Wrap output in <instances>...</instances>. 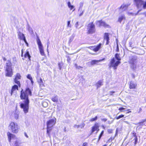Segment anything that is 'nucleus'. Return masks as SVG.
<instances>
[{
  "label": "nucleus",
  "mask_w": 146,
  "mask_h": 146,
  "mask_svg": "<svg viewBox=\"0 0 146 146\" xmlns=\"http://www.w3.org/2000/svg\"><path fill=\"white\" fill-rule=\"evenodd\" d=\"M124 122L126 123H127V124H129V122L127 121H124Z\"/></svg>",
  "instance_id": "obj_56"
},
{
  "label": "nucleus",
  "mask_w": 146,
  "mask_h": 146,
  "mask_svg": "<svg viewBox=\"0 0 146 146\" xmlns=\"http://www.w3.org/2000/svg\"><path fill=\"white\" fill-rule=\"evenodd\" d=\"M127 5L123 4L121 6L120 9H122L123 11H125L127 9Z\"/></svg>",
  "instance_id": "obj_24"
},
{
  "label": "nucleus",
  "mask_w": 146,
  "mask_h": 146,
  "mask_svg": "<svg viewBox=\"0 0 146 146\" xmlns=\"http://www.w3.org/2000/svg\"><path fill=\"white\" fill-rule=\"evenodd\" d=\"M51 100L54 102H57L58 101V97L56 95L54 97L52 98Z\"/></svg>",
  "instance_id": "obj_20"
},
{
  "label": "nucleus",
  "mask_w": 146,
  "mask_h": 146,
  "mask_svg": "<svg viewBox=\"0 0 146 146\" xmlns=\"http://www.w3.org/2000/svg\"><path fill=\"white\" fill-rule=\"evenodd\" d=\"M124 115H119V116H118V117L116 116L115 117V118H116L117 119H120L121 118L124 117Z\"/></svg>",
  "instance_id": "obj_32"
},
{
  "label": "nucleus",
  "mask_w": 146,
  "mask_h": 146,
  "mask_svg": "<svg viewBox=\"0 0 146 146\" xmlns=\"http://www.w3.org/2000/svg\"><path fill=\"white\" fill-rule=\"evenodd\" d=\"M125 15H122L119 17L118 19V21L121 23L123 20H125Z\"/></svg>",
  "instance_id": "obj_19"
},
{
  "label": "nucleus",
  "mask_w": 146,
  "mask_h": 146,
  "mask_svg": "<svg viewBox=\"0 0 146 146\" xmlns=\"http://www.w3.org/2000/svg\"><path fill=\"white\" fill-rule=\"evenodd\" d=\"M101 120L102 121H104V122H106V121H107V119H106V118H103V119H102Z\"/></svg>",
  "instance_id": "obj_50"
},
{
  "label": "nucleus",
  "mask_w": 146,
  "mask_h": 146,
  "mask_svg": "<svg viewBox=\"0 0 146 146\" xmlns=\"http://www.w3.org/2000/svg\"><path fill=\"white\" fill-rule=\"evenodd\" d=\"M102 80L99 81L97 83L96 85L97 87V88H99L102 85Z\"/></svg>",
  "instance_id": "obj_26"
},
{
  "label": "nucleus",
  "mask_w": 146,
  "mask_h": 146,
  "mask_svg": "<svg viewBox=\"0 0 146 146\" xmlns=\"http://www.w3.org/2000/svg\"><path fill=\"white\" fill-rule=\"evenodd\" d=\"M145 16L146 17V12L145 13Z\"/></svg>",
  "instance_id": "obj_64"
},
{
  "label": "nucleus",
  "mask_w": 146,
  "mask_h": 146,
  "mask_svg": "<svg viewBox=\"0 0 146 146\" xmlns=\"http://www.w3.org/2000/svg\"><path fill=\"white\" fill-rule=\"evenodd\" d=\"M104 131L103 130L102 131L100 136H99L98 141H99L100 140V139L101 138L102 135L104 134Z\"/></svg>",
  "instance_id": "obj_35"
},
{
  "label": "nucleus",
  "mask_w": 146,
  "mask_h": 146,
  "mask_svg": "<svg viewBox=\"0 0 146 146\" xmlns=\"http://www.w3.org/2000/svg\"><path fill=\"white\" fill-rule=\"evenodd\" d=\"M101 46V44L100 43L97 46H90L88 47L91 50H92L95 52L98 51L100 48Z\"/></svg>",
  "instance_id": "obj_12"
},
{
  "label": "nucleus",
  "mask_w": 146,
  "mask_h": 146,
  "mask_svg": "<svg viewBox=\"0 0 146 146\" xmlns=\"http://www.w3.org/2000/svg\"><path fill=\"white\" fill-rule=\"evenodd\" d=\"M104 60V58L99 60H92L91 62V64L92 65H93L94 64H97V63L100 62H101Z\"/></svg>",
  "instance_id": "obj_17"
},
{
  "label": "nucleus",
  "mask_w": 146,
  "mask_h": 146,
  "mask_svg": "<svg viewBox=\"0 0 146 146\" xmlns=\"http://www.w3.org/2000/svg\"><path fill=\"white\" fill-rule=\"evenodd\" d=\"M101 21H97L96 22V24L97 25H98L99 26V27H101Z\"/></svg>",
  "instance_id": "obj_31"
},
{
  "label": "nucleus",
  "mask_w": 146,
  "mask_h": 146,
  "mask_svg": "<svg viewBox=\"0 0 146 146\" xmlns=\"http://www.w3.org/2000/svg\"><path fill=\"white\" fill-rule=\"evenodd\" d=\"M5 69V76L7 77H11L13 75V70L12 68V63L10 60H7L6 63Z\"/></svg>",
  "instance_id": "obj_3"
},
{
  "label": "nucleus",
  "mask_w": 146,
  "mask_h": 146,
  "mask_svg": "<svg viewBox=\"0 0 146 146\" xmlns=\"http://www.w3.org/2000/svg\"><path fill=\"white\" fill-rule=\"evenodd\" d=\"M132 75L133 76V78H135V76L133 74H132Z\"/></svg>",
  "instance_id": "obj_61"
},
{
  "label": "nucleus",
  "mask_w": 146,
  "mask_h": 146,
  "mask_svg": "<svg viewBox=\"0 0 146 146\" xmlns=\"http://www.w3.org/2000/svg\"><path fill=\"white\" fill-rule=\"evenodd\" d=\"M24 57L25 58H26L27 57H28V59H29V60H30V58L31 57L29 51H26V53L24 55Z\"/></svg>",
  "instance_id": "obj_21"
},
{
  "label": "nucleus",
  "mask_w": 146,
  "mask_h": 146,
  "mask_svg": "<svg viewBox=\"0 0 146 146\" xmlns=\"http://www.w3.org/2000/svg\"><path fill=\"white\" fill-rule=\"evenodd\" d=\"M104 40H106V44L108 45L110 42L109 35L108 33H105L104 36Z\"/></svg>",
  "instance_id": "obj_15"
},
{
  "label": "nucleus",
  "mask_w": 146,
  "mask_h": 146,
  "mask_svg": "<svg viewBox=\"0 0 146 146\" xmlns=\"http://www.w3.org/2000/svg\"><path fill=\"white\" fill-rule=\"evenodd\" d=\"M27 78L30 80H31V79H33L31 75L30 74H28L27 75Z\"/></svg>",
  "instance_id": "obj_36"
},
{
  "label": "nucleus",
  "mask_w": 146,
  "mask_h": 146,
  "mask_svg": "<svg viewBox=\"0 0 146 146\" xmlns=\"http://www.w3.org/2000/svg\"><path fill=\"white\" fill-rule=\"evenodd\" d=\"M27 29L30 33H32L33 32L32 29L28 24L27 26Z\"/></svg>",
  "instance_id": "obj_25"
},
{
  "label": "nucleus",
  "mask_w": 146,
  "mask_h": 146,
  "mask_svg": "<svg viewBox=\"0 0 146 146\" xmlns=\"http://www.w3.org/2000/svg\"><path fill=\"white\" fill-rule=\"evenodd\" d=\"M70 21H68V23H67V27H71V26L70 25Z\"/></svg>",
  "instance_id": "obj_37"
},
{
  "label": "nucleus",
  "mask_w": 146,
  "mask_h": 146,
  "mask_svg": "<svg viewBox=\"0 0 146 146\" xmlns=\"http://www.w3.org/2000/svg\"><path fill=\"white\" fill-rule=\"evenodd\" d=\"M84 10H83V11H82V13H80L79 15V17H81V16H82L83 15V13H84Z\"/></svg>",
  "instance_id": "obj_43"
},
{
  "label": "nucleus",
  "mask_w": 146,
  "mask_h": 146,
  "mask_svg": "<svg viewBox=\"0 0 146 146\" xmlns=\"http://www.w3.org/2000/svg\"><path fill=\"white\" fill-rule=\"evenodd\" d=\"M23 51H22V54H21L22 56H23Z\"/></svg>",
  "instance_id": "obj_63"
},
{
  "label": "nucleus",
  "mask_w": 146,
  "mask_h": 146,
  "mask_svg": "<svg viewBox=\"0 0 146 146\" xmlns=\"http://www.w3.org/2000/svg\"><path fill=\"white\" fill-rule=\"evenodd\" d=\"M80 125H75L74 126V127L75 128H78L80 127Z\"/></svg>",
  "instance_id": "obj_46"
},
{
  "label": "nucleus",
  "mask_w": 146,
  "mask_h": 146,
  "mask_svg": "<svg viewBox=\"0 0 146 146\" xmlns=\"http://www.w3.org/2000/svg\"><path fill=\"white\" fill-rule=\"evenodd\" d=\"M37 82L39 84L40 88L43 89L45 87L44 83L43 82L41 78H38L37 79Z\"/></svg>",
  "instance_id": "obj_13"
},
{
  "label": "nucleus",
  "mask_w": 146,
  "mask_h": 146,
  "mask_svg": "<svg viewBox=\"0 0 146 146\" xmlns=\"http://www.w3.org/2000/svg\"><path fill=\"white\" fill-rule=\"evenodd\" d=\"M9 127L13 133H16L19 131V128L18 125L15 122H11L10 123Z\"/></svg>",
  "instance_id": "obj_6"
},
{
  "label": "nucleus",
  "mask_w": 146,
  "mask_h": 146,
  "mask_svg": "<svg viewBox=\"0 0 146 146\" xmlns=\"http://www.w3.org/2000/svg\"><path fill=\"white\" fill-rule=\"evenodd\" d=\"M72 5H71L70 2H68V7H70Z\"/></svg>",
  "instance_id": "obj_44"
},
{
  "label": "nucleus",
  "mask_w": 146,
  "mask_h": 146,
  "mask_svg": "<svg viewBox=\"0 0 146 146\" xmlns=\"http://www.w3.org/2000/svg\"><path fill=\"white\" fill-rule=\"evenodd\" d=\"M18 86L16 85H15L12 87V88L11 91V95H12L13 92L16 90V89L18 90Z\"/></svg>",
  "instance_id": "obj_16"
},
{
  "label": "nucleus",
  "mask_w": 146,
  "mask_h": 146,
  "mask_svg": "<svg viewBox=\"0 0 146 146\" xmlns=\"http://www.w3.org/2000/svg\"><path fill=\"white\" fill-rule=\"evenodd\" d=\"M113 138H112L111 137L108 140V142H111L112 141V140L113 139Z\"/></svg>",
  "instance_id": "obj_49"
},
{
  "label": "nucleus",
  "mask_w": 146,
  "mask_h": 146,
  "mask_svg": "<svg viewBox=\"0 0 146 146\" xmlns=\"http://www.w3.org/2000/svg\"><path fill=\"white\" fill-rule=\"evenodd\" d=\"M136 5L138 8L143 5V8L146 9V1L144 2L142 0H134Z\"/></svg>",
  "instance_id": "obj_9"
},
{
  "label": "nucleus",
  "mask_w": 146,
  "mask_h": 146,
  "mask_svg": "<svg viewBox=\"0 0 146 146\" xmlns=\"http://www.w3.org/2000/svg\"><path fill=\"white\" fill-rule=\"evenodd\" d=\"M82 146H88V144L87 143L85 142L83 143Z\"/></svg>",
  "instance_id": "obj_45"
},
{
  "label": "nucleus",
  "mask_w": 146,
  "mask_h": 146,
  "mask_svg": "<svg viewBox=\"0 0 146 146\" xmlns=\"http://www.w3.org/2000/svg\"><path fill=\"white\" fill-rule=\"evenodd\" d=\"M31 81V82L32 84H33V79H31V80H30Z\"/></svg>",
  "instance_id": "obj_59"
},
{
  "label": "nucleus",
  "mask_w": 146,
  "mask_h": 146,
  "mask_svg": "<svg viewBox=\"0 0 146 146\" xmlns=\"http://www.w3.org/2000/svg\"><path fill=\"white\" fill-rule=\"evenodd\" d=\"M49 44H50L49 42V41H48L47 43V51L48 53L49 52L48 51V46L49 45Z\"/></svg>",
  "instance_id": "obj_40"
},
{
  "label": "nucleus",
  "mask_w": 146,
  "mask_h": 146,
  "mask_svg": "<svg viewBox=\"0 0 146 146\" xmlns=\"http://www.w3.org/2000/svg\"><path fill=\"white\" fill-rule=\"evenodd\" d=\"M138 61V58L136 56L132 55L129 56L128 62L133 70H135L136 69Z\"/></svg>",
  "instance_id": "obj_4"
},
{
  "label": "nucleus",
  "mask_w": 146,
  "mask_h": 146,
  "mask_svg": "<svg viewBox=\"0 0 146 146\" xmlns=\"http://www.w3.org/2000/svg\"><path fill=\"white\" fill-rule=\"evenodd\" d=\"M141 110H142L141 108H139V111L138 112V113H140V112L141 111Z\"/></svg>",
  "instance_id": "obj_57"
},
{
  "label": "nucleus",
  "mask_w": 146,
  "mask_h": 146,
  "mask_svg": "<svg viewBox=\"0 0 146 146\" xmlns=\"http://www.w3.org/2000/svg\"><path fill=\"white\" fill-rule=\"evenodd\" d=\"M16 140L15 145V146H17V145L19 143V139L17 137V139H15Z\"/></svg>",
  "instance_id": "obj_33"
},
{
  "label": "nucleus",
  "mask_w": 146,
  "mask_h": 146,
  "mask_svg": "<svg viewBox=\"0 0 146 146\" xmlns=\"http://www.w3.org/2000/svg\"><path fill=\"white\" fill-rule=\"evenodd\" d=\"M7 135L9 142H11V139H17V137L14 134L11 133L9 132H7Z\"/></svg>",
  "instance_id": "obj_11"
},
{
  "label": "nucleus",
  "mask_w": 146,
  "mask_h": 146,
  "mask_svg": "<svg viewBox=\"0 0 146 146\" xmlns=\"http://www.w3.org/2000/svg\"><path fill=\"white\" fill-rule=\"evenodd\" d=\"M74 7L73 5H72L70 7H69L70 8V10H72Z\"/></svg>",
  "instance_id": "obj_52"
},
{
  "label": "nucleus",
  "mask_w": 146,
  "mask_h": 146,
  "mask_svg": "<svg viewBox=\"0 0 146 146\" xmlns=\"http://www.w3.org/2000/svg\"><path fill=\"white\" fill-rule=\"evenodd\" d=\"M119 50V47H118V44H117V48H116V51L118 52Z\"/></svg>",
  "instance_id": "obj_51"
},
{
  "label": "nucleus",
  "mask_w": 146,
  "mask_h": 146,
  "mask_svg": "<svg viewBox=\"0 0 146 146\" xmlns=\"http://www.w3.org/2000/svg\"><path fill=\"white\" fill-rule=\"evenodd\" d=\"M135 85L133 82L131 81L130 82L129 84V88L130 89H134L135 88Z\"/></svg>",
  "instance_id": "obj_22"
},
{
  "label": "nucleus",
  "mask_w": 146,
  "mask_h": 146,
  "mask_svg": "<svg viewBox=\"0 0 146 146\" xmlns=\"http://www.w3.org/2000/svg\"><path fill=\"white\" fill-rule=\"evenodd\" d=\"M146 121V119H144L143 120V121H142L141 122L139 123H137L136 124L137 125H138V126H143V125H145V123H144V122H145Z\"/></svg>",
  "instance_id": "obj_27"
},
{
  "label": "nucleus",
  "mask_w": 146,
  "mask_h": 146,
  "mask_svg": "<svg viewBox=\"0 0 146 146\" xmlns=\"http://www.w3.org/2000/svg\"><path fill=\"white\" fill-rule=\"evenodd\" d=\"M99 127V126L98 125V124H95L94 126L93 127L92 129V132H93L96 130H97L98 129V131L99 130V129H98Z\"/></svg>",
  "instance_id": "obj_18"
},
{
  "label": "nucleus",
  "mask_w": 146,
  "mask_h": 146,
  "mask_svg": "<svg viewBox=\"0 0 146 146\" xmlns=\"http://www.w3.org/2000/svg\"><path fill=\"white\" fill-rule=\"evenodd\" d=\"M72 41V40L71 39V38L69 40V42L70 43Z\"/></svg>",
  "instance_id": "obj_58"
},
{
  "label": "nucleus",
  "mask_w": 146,
  "mask_h": 146,
  "mask_svg": "<svg viewBox=\"0 0 146 146\" xmlns=\"http://www.w3.org/2000/svg\"><path fill=\"white\" fill-rule=\"evenodd\" d=\"M31 96L32 93L30 90L29 88H27L25 92L23 91V90L21 92L20 97L21 99H25L24 101V103H21L20 106L21 108L23 109L25 113H27L28 112L29 109V100L28 99V95Z\"/></svg>",
  "instance_id": "obj_1"
},
{
  "label": "nucleus",
  "mask_w": 146,
  "mask_h": 146,
  "mask_svg": "<svg viewBox=\"0 0 146 146\" xmlns=\"http://www.w3.org/2000/svg\"><path fill=\"white\" fill-rule=\"evenodd\" d=\"M133 135L135 137V138H134V139H135L134 144H135V145L137 144V137L136 136V133H133Z\"/></svg>",
  "instance_id": "obj_29"
},
{
  "label": "nucleus",
  "mask_w": 146,
  "mask_h": 146,
  "mask_svg": "<svg viewBox=\"0 0 146 146\" xmlns=\"http://www.w3.org/2000/svg\"><path fill=\"white\" fill-rule=\"evenodd\" d=\"M75 66L76 68L79 69V68H78V66L77 65V64H75Z\"/></svg>",
  "instance_id": "obj_53"
},
{
  "label": "nucleus",
  "mask_w": 146,
  "mask_h": 146,
  "mask_svg": "<svg viewBox=\"0 0 146 146\" xmlns=\"http://www.w3.org/2000/svg\"><path fill=\"white\" fill-rule=\"evenodd\" d=\"M115 58L113 57L112 58L110 61L109 65V68H110L113 67L114 70H116L117 67L120 64V62L119 61L121 59L119 56V55L117 53L115 54Z\"/></svg>",
  "instance_id": "obj_2"
},
{
  "label": "nucleus",
  "mask_w": 146,
  "mask_h": 146,
  "mask_svg": "<svg viewBox=\"0 0 146 146\" xmlns=\"http://www.w3.org/2000/svg\"><path fill=\"white\" fill-rule=\"evenodd\" d=\"M58 65L59 69H60V70L61 69V68L62 67L61 64H60V63H59L58 64Z\"/></svg>",
  "instance_id": "obj_47"
},
{
  "label": "nucleus",
  "mask_w": 146,
  "mask_h": 146,
  "mask_svg": "<svg viewBox=\"0 0 146 146\" xmlns=\"http://www.w3.org/2000/svg\"><path fill=\"white\" fill-rule=\"evenodd\" d=\"M21 76L20 74L17 73V74L15 78L14 79V82L15 83L17 84L18 86L20 87L21 84L19 81L18 80H19L21 79Z\"/></svg>",
  "instance_id": "obj_10"
},
{
  "label": "nucleus",
  "mask_w": 146,
  "mask_h": 146,
  "mask_svg": "<svg viewBox=\"0 0 146 146\" xmlns=\"http://www.w3.org/2000/svg\"><path fill=\"white\" fill-rule=\"evenodd\" d=\"M37 42L40 54L42 56H44L45 54L43 47L40 39L39 38L37 39Z\"/></svg>",
  "instance_id": "obj_8"
},
{
  "label": "nucleus",
  "mask_w": 146,
  "mask_h": 146,
  "mask_svg": "<svg viewBox=\"0 0 146 146\" xmlns=\"http://www.w3.org/2000/svg\"><path fill=\"white\" fill-rule=\"evenodd\" d=\"M114 92H110L111 95L112 94H111V93H114Z\"/></svg>",
  "instance_id": "obj_60"
},
{
  "label": "nucleus",
  "mask_w": 146,
  "mask_h": 146,
  "mask_svg": "<svg viewBox=\"0 0 146 146\" xmlns=\"http://www.w3.org/2000/svg\"><path fill=\"white\" fill-rule=\"evenodd\" d=\"M103 26L105 27H109V25H107L104 22L101 21V26Z\"/></svg>",
  "instance_id": "obj_28"
},
{
  "label": "nucleus",
  "mask_w": 146,
  "mask_h": 146,
  "mask_svg": "<svg viewBox=\"0 0 146 146\" xmlns=\"http://www.w3.org/2000/svg\"><path fill=\"white\" fill-rule=\"evenodd\" d=\"M125 109L123 108H119V110L121 111H123V110H124Z\"/></svg>",
  "instance_id": "obj_42"
},
{
  "label": "nucleus",
  "mask_w": 146,
  "mask_h": 146,
  "mask_svg": "<svg viewBox=\"0 0 146 146\" xmlns=\"http://www.w3.org/2000/svg\"><path fill=\"white\" fill-rule=\"evenodd\" d=\"M139 11H138L137 13H131V12H128L127 14L129 15H132V16H135V15H137L138 14V13L139 12Z\"/></svg>",
  "instance_id": "obj_30"
},
{
  "label": "nucleus",
  "mask_w": 146,
  "mask_h": 146,
  "mask_svg": "<svg viewBox=\"0 0 146 146\" xmlns=\"http://www.w3.org/2000/svg\"><path fill=\"white\" fill-rule=\"evenodd\" d=\"M75 27L76 28H77L78 26V22H77L75 24Z\"/></svg>",
  "instance_id": "obj_38"
},
{
  "label": "nucleus",
  "mask_w": 146,
  "mask_h": 146,
  "mask_svg": "<svg viewBox=\"0 0 146 146\" xmlns=\"http://www.w3.org/2000/svg\"><path fill=\"white\" fill-rule=\"evenodd\" d=\"M56 118L54 117L50 119L47 122V133L48 135L49 136H50L49 133L51 129V128L56 123Z\"/></svg>",
  "instance_id": "obj_5"
},
{
  "label": "nucleus",
  "mask_w": 146,
  "mask_h": 146,
  "mask_svg": "<svg viewBox=\"0 0 146 146\" xmlns=\"http://www.w3.org/2000/svg\"><path fill=\"white\" fill-rule=\"evenodd\" d=\"M87 34H92L95 32L96 29L93 22L89 23L87 25Z\"/></svg>",
  "instance_id": "obj_7"
},
{
  "label": "nucleus",
  "mask_w": 146,
  "mask_h": 146,
  "mask_svg": "<svg viewBox=\"0 0 146 146\" xmlns=\"http://www.w3.org/2000/svg\"><path fill=\"white\" fill-rule=\"evenodd\" d=\"M97 119V117L96 116L94 118H92L90 120V121H95Z\"/></svg>",
  "instance_id": "obj_34"
},
{
  "label": "nucleus",
  "mask_w": 146,
  "mask_h": 146,
  "mask_svg": "<svg viewBox=\"0 0 146 146\" xmlns=\"http://www.w3.org/2000/svg\"><path fill=\"white\" fill-rule=\"evenodd\" d=\"M19 111H15V112L14 114V115L15 118L16 119H17L19 118Z\"/></svg>",
  "instance_id": "obj_23"
},
{
  "label": "nucleus",
  "mask_w": 146,
  "mask_h": 146,
  "mask_svg": "<svg viewBox=\"0 0 146 146\" xmlns=\"http://www.w3.org/2000/svg\"><path fill=\"white\" fill-rule=\"evenodd\" d=\"M80 125V127L81 128H82L84 127L85 125V124L84 123H83L82 124V125Z\"/></svg>",
  "instance_id": "obj_48"
},
{
  "label": "nucleus",
  "mask_w": 146,
  "mask_h": 146,
  "mask_svg": "<svg viewBox=\"0 0 146 146\" xmlns=\"http://www.w3.org/2000/svg\"><path fill=\"white\" fill-rule=\"evenodd\" d=\"M80 8L78 10L79 11L80 10V8L81 7H82L83 6V3L82 2H80Z\"/></svg>",
  "instance_id": "obj_41"
},
{
  "label": "nucleus",
  "mask_w": 146,
  "mask_h": 146,
  "mask_svg": "<svg viewBox=\"0 0 146 146\" xmlns=\"http://www.w3.org/2000/svg\"><path fill=\"white\" fill-rule=\"evenodd\" d=\"M113 122V120H112V121H108L107 122V124H111V123H112Z\"/></svg>",
  "instance_id": "obj_39"
},
{
  "label": "nucleus",
  "mask_w": 146,
  "mask_h": 146,
  "mask_svg": "<svg viewBox=\"0 0 146 146\" xmlns=\"http://www.w3.org/2000/svg\"><path fill=\"white\" fill-rule=\"evenodd\" d=\"M18 38L21 40H23L24 41L26 42V40L24 34L20 31L17 32Z\"/></svg>",
  "instance_id": "obj_14"
},
{
  "label": "nucleus",
  "mask_w": 146,
  "mask_h": 146,
  "mask_svg": "<svg viewBox=\"0 0 146 146\" xmlns=\"http://www.w3.org/2000/svg\"><path fill=\"white\" fill-rule=\"evenodd\" d=\"M24 134L25 136L27 137L28 138V136L27 135V133L26 132H25Z\"/></svg>",
  "instance_id": "obj_54"
},
{
  "label": "nucleus",
  "mask_w": 146,
  "mask_h": 146,
  "mask_svg": "<svg viewBox=\"0 0 146 146\" xmlns=\"http://www.w3.org/2000/svg\"><path fill=\"white\" fill-rule=\"evenodd\" d=\"M4 61H5L6 60V59L4 57H2Z\"/></svg>",
  "instance_id": "obj_55"
},
{
  "label": "nucleus",
  "mask_w": 146,
  "mask_h": 146,
  "mask_svg": "<svg viewBox=\"0 0 146 146\" xmlns=\"http://www.w3.org/2000/svg\"><path fill=\"white\" fill-rule=\"evenodd\" d=\"M78 68H82L81 66H78Z\"/></svg>",
  "instance_id": "obj_62"
}]
</instances>
